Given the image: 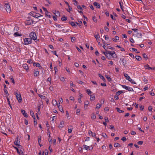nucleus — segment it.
Returning <instances> with one entry per match:
<instances>
[{
	"mask_svg": "<svg viewBox=\"0 0 155 155\" xmlns=\"http://www.w3.org/2000/svg\"><path fill=\"white\" fill-rule=\"evenodd\" d=\"M29 36L31 40L32 39L34 40L36 42L37 41H39V40L37 39V37L35 32L32 31L29 34Z\"/></svg>",
	"mask_w": 155,
	"mask_h": 155,
	"instance_id": "1",
	"label": "nucleus"
},
{
	"mask_svg": "<svg viewBox=\"0 0 155 155\" xmlns=\"http://www.w3.org/2000/svg\"><path fill=\"white\" fill-rule=\"evenodd\" d=\"M18 90H17L16 92H15V94L16 95L17 99L18 101V102L20 103L22 101V98L21 94L18 93Z\"/></svg>",
	"mask_w": 155,
	"mask_h": 155,
	"instance_id": "2",
	"label": "nucleus"
},
{
	"mask_svg": "<svg viewBox=\"0 0 155 155\" xmlns=\"http://www.w3.org/2000/svg\"><path fill=\"white\" fill-rule=\"evenodd\" d=\"M108 52L107 53H106V54H109V56L110 57H112L113 58H116L117 56L115 51H108Z\"/></svg>",
	"mask_w": 155,
	"mask_h": 155,
	"instance_id": "3",
	"label": "nucleus"
},
{
	"mask_svg": "<svg viewBox=\"0 0 155 155\" xmlns=\"http://www.w3.org/2000/svg\"><path fill=\"white\" fill-rule=\"evenodd\" d=\"M24 44L27 45L32 43V40L31 38H25L24 39Z\"/></svg>",
	"mask_w": 155,
	"mask_h": 155,
	"instance_id": "4",
	"label": "nucleus"
},
{
	"mask_svg": "<svg viewBox=\"0 0 155 155\" xmlns=\"http://www.w3.org/2000/svg\"><path fill=\"white\" fill-rule=\"evenodd\" d=\"M4 7L7 12H10L11 9L8 3L5 4Z\"/></svg>",
	"mask_w": 155,
	"mask_h": 155,
	"instance_id": "5",
	"label": "nucleus"
},
{
	"mask_svg": "<svg viewBox=\"0 0 155 155\" xmlns=\"http://www.w3.org/2000/svg\"><path fill=\"white\" fill-rule=\"evenodd\" d=\"M19 138L18 136L15 139V141L14 142V144L16 146H18L19 148H20V147L21 146L19 145Z\"/></svg>",
	"mask_w": 155,
	"mask_h": 155,
	"instance_id": "6",
	"label": "nucleus"
},
{
	"mask_svg": "<svg viewBox=\"0 0 155 155\" xmlns=\"http://www.w3.org/2000/svg\"><path fill=\"white\" fill-rule=\"evenodd\" d=\"M122 86L123 88L127 90H128L129 91H134V90L133 88L130 87L125 85H122Z\"/></svg>",
	"mask_w": 155,
	"mask_h": 155,
	"instance_id": "7",
	"label": "nucleus"
},
{
	"mask_svg": "<svg viewBox=\"0 0 155 155\" xmlns=\"http://www.w3.org/2000/svg\"><path fill=\"white\" fill-rule=\"evenodd\" d=\"M34 21L31 19H29L27 20L25 22V24L26 25H30L31 24H33L34 22Z\"/></svg>",
	"mask_w": 155,
	"mask_h": 155,
	"instance_id": "8",
	"label": "nucleus"
},
{
	"mask_svg": "<svg viewBox=\"0 0 155 155\" xmlns=\"http://www.w3.org/2000/svg\"><path fill=\"white\" fill-rule=\"evenodd\" d=\"M39 75V72L38 69H36L34 70V75L35 77H37Z\"/></svg>",
	"mask_w": 155,
	"mask_h": 155,
	"instance_id": "9",
	"label": "nucleus"
},
{
	"mask_svg": "<svg viewBox=\"0 0 155 155\" xmlns=\"http://www.w3.org/2000/svg\"><path fill=\"white\" fill-rule=\"evenodd\" d=\"M120 64H122L123 65H125L127 64L126 61L124 59H120Z\"/></svg>",
	"mask_w": 155,
	"mask_h": 155,
	"instance_id": "10",
	"label": "nucleus"
},
{
	"mask_svg": "<svg viewBox=\"0 0 155 155\" xmlns=\"http://www.w3.org/2000/svg\"><path fill=\"white\" fill-rule=\"evenodd\" d=\"M73 129V127L71 125L69 126L68 129V132L69 134L71 133Z\"/></svg>",
	"mask_w": 155,
	"mask_h": 155,
	"instance_id": "11",
	"label": "nucleus"
},
{
	"mask_svg": "<svg viewBox=\"0 0 155 155\" xmlns=\"http://www.w3.org/2000/svg\"><path fill=\"white\" fill-rule=\"evenodd\" d=\"M127 12L128 14L132 15L133 14V12L131 9L130 7L127 8Z\"/></svg>",
	"mask_w": 155,
	"mask_h": 155,
	"instance_id": "12",
	"label": "nucleus"
},
{
	"mask_svg": "<svg viewBox=\"0 0 155 155\" xmlns=\"http://www.w3.org/2000/svg\"><path fill=\"white\" fill-rule=\"evenodd\" d=\"M33 64L34 66H36L37 67L39 68L40 69L42 68V67L41 66L40 64L39 63H34Z\"/></svg>",
	"mask_w": 155,
	"mask_h": 155,
	"instance_id": "13",
	"label": "nucleus"
},
{
	"mask_svg": "<svg viewBox=\"0 0 155 155\" xmlns=\"http://www.w3.org/2000/svg\"><path fill=\"white\" fill-rule=\"evenodd\" d=\"M69 24L70 25H71L72 26V27H73V28H75L76 27H77V26L75 24V22H74L73 21H69Z\"/></svg>",
	"mask_w": 155,
	"mask_h": 155,
	"instance_id": "14",
	"label": "nucleus"
},
{
	"mask_svg": "<svg viewBox=\"0 0 155 155\" xmlns=\"http://www.w3.org/2000/svg\"><path fill=\"white\" fill-rule=\"evenodd\" d=\"M21 113L25 117H28V114L25 112V111L24 110H21Z\"/></svg>",
	"mask_w": 155,
	"mask_h": 155,
	"instance_id": "15",
	"label": "nucleus"
},
{
	"mask_svg": "<svg viewBox=\"0 0 155 155\" xmlns=\"http://www.w3.org/2000/svg\"><path fill=\"white\" fill-rule=\"evenodd\" d=\"M93 4L94 6H96V8H100V5L97 2H95Z\"/></svg>",
	"mask_w": 155,
	"mask_h": 155,
	"instance_id": "16",
	"label": "nucleus"
},
{
	"mask_svg": "<svg viewBox=\"0 0 155 155\" xmlns=\"http://www.w3.org/2000/svg\"><path fill=\"white\" fill-rule=\"evenodd\" d=\"M13 35L15 37H16L21 36L22 35L19 33L18 32H15V33H14Z\"/></svg>",
	"mask_w": 155,
	"mask_h": 155,
	"instance_id": "17",
	"label": "nucleus"
},
{
	"mask_svg": "<svg viewBox=\"0 0 155 155\" xmlns=\"http://www.w3.org/2000/svg\"><path fill=\"white\" fill-rule=\"evenodd\" d=\"M60 103L59 102V103L58 104V109H59L60 111L62 112H64V111H63V109L62 108V107L60 105Z\"/></svg>",
	"mask_w": 155,
	"mask_h": 155,
	"instance_id": "18",
	"label": "nucleus"
},
{
	"mask_svg": "<svg viewBox=\"0 0 155 155\" xmlns=\"http://www.w3.org/2000/svg\"><path fill=\"white\" fill-rule=\"evenodd\" d=\"M64 122L63 121L61 122L59 125V128H62L64 126Z\"/></svg>",
	"mask_w": 155,
	"mask_h": 155,
	"instance_id": "19",
	"label": "nucleus"
},
{
	"mask_svg": "<svg viewBox=\"0 0 155 155\" xmlns=\"http://www.w3.org/2000/svg\"><path fill=\"white\" fill-rule=\"evenodd\" d=\"M124 76L125 77L126 79L129 81L131 79L130 76L128 75L127 74L125 73L124 74Z\"/></svg>",
	"mask_w": 155,
	"mask_h": 155,
	"instance_id": "20",
	"label": "nucleus"
},
{
	"mask_svg": "<svg viewBox=\"0 0 155 155\" xmlns=\"http://www.w3.org/2000/svg\"><path fill=\"white\" fill-rule=\"evenodd\" d=\"M23 67L26 70H28L29 68L28 65L26 64H24L23 65Z\"/></svg>",
	"mask_w": 155,
	"mask_h": 155,
	"instance_id": "21",
	"label": "nucleus"
},
{
	"mask_svg": "<svg viewBox=\"0 0 155 155\" xmlns=\"http://www.w3.org/2000/svg\"><path fill=\"white\" fill-rule=\"evenodd\" d=\"M52 103L54 106H56L57 105H58V103L57 101L55 100H53L52 101Z\"/></svg>",
	"mask_w": 155,
	"mask_h": 155,
	"instance_id": "22",
	"label": "nucleus"
},
{
	"mask_svg": "<svg viewBox=\"0 0 155 155\" xmlns=\"http://www.w3.org/2000/svg\"><path fill=\"white\" fill-rule=\"evenodd\" d=\"M119 4L120 5V8L123 11H124L123 2L122 1H120L119 2Z\"/></svg>",
	"mask_w": 155,
	"mask_h": 155,
	"instance_id": "23",
	"label": "nucleus"
},
{
	"mask_svg": "<svg viewBox=\"0 0 155 155\" xmlns=\"http://www.w3.org/2000/svg\"><path fill=\"white\" fill-rule=\"evenodd\" d=\"M99 76L100 78L103 80L104 81H106V80L104 78V77L101 74H99Z\"/></svg>",
	"mask_w": 155,
	"mask_h": 155,
	"instance_id": "24",
	"label": "nucleus"
},
{
	"mask_svg": "<svg viewBox=\"0 0 155 155\" xmlns=\"http://www.w3.org/2000/svg\"><path fill=\"white\" fill-rule=\"evenodd\" d=\"M67 19V17L66 16L63 15L61 18V20L63 21H66Z\"/></svg>",
	"mask_w": 155,
	"mask_h": 155,
	"instance_id": "25",
	"label": "nucleus"
},
{
	"mask_svg": "<svg viewBox=\"0 0 155 155\" xmlns=\"http://www.w3.org/2000/svg\"><path fill=\"white\" fill-rule=\"evenodd\" d=\"M86 92L88 94V95L90 96H91V94H92V92L90 91V90L89 89H87L86 90Z\"/></svg>",
	"mask_w": 155,
	"mask_h": 155,
	"instance_id": "26",
	"label": "nucleus"
},
{
	"mask_svg": "<svg viewBox=\"0 0 155 155\" xmlns=\"http://www.w3.org/2000/svg\"><path fill=\"white\" fill-rule=\"evenodd\" d=\"M114 147H121V145L118 143H116L114 144Z\"/></svg>",
	"mask_w": 155,
	"mask_h": 155,
	"instance_id": "27",
	"label": "nucleus"
},
{
	"mask_svg": "<svg viewBox=\"0 0 155 155\" xmlns=\"http://www.w3.org/2000/svg\"><path fill=\"white\" fill-rule=\"evenodd\" d=\"M143 81L146 84H147L148 83V80L147 78H146L145 76H143Z\"/></svg>",
	"mask_w": 155,
	"mask_h": 155,
	"instance_id": "28",
	"label": "nucleus"
},
{
	"mask_svg": "<svg viewBox=\"0 0 155 155\" xmlns=\"http://www.w3.org/2000/svg\"><path fill=\"white\" fill-rule=\"evenodd\" d=\"M30 114L31 115L32 117L34 119H35V116L33 111L32 110L30 111Z\"/></svg>",
	"mask_w": 155,
	"mask_h": 155,
	"instance_id": "29",
	"label": "nucleus"
},
{
	"mask_svg": "<svg viewBox=\"0 0 155 155\" xmlns=\"http://www.w3.org/2000/svg\"><path fill=\"white\" fill-rule=\"evenodd\" d=\"M38 96L41 99H45V97L43 95H42L40 94H38Z\"/></svg>",
	"mask_w": 155,
	"mask_h": 155,
	"instance_id": "30",
	"label": "nucleus"
},
{
	"mask_svg": "<svg viewBox=\"0 0 155 155\" xmlns=\"http://www.w3.org/2000/svg\"><path fill=\"white\" fill-rule=\"evenodd\" d=\"M94 37L96 39L97 41H98V40H99L98 38H100L99 35L98 33H97V35H94Z\"/></svg>",
	"mask_w": 155,
	"mask_h": 155,
	"instance_id": "31",
	"label": "nucleus"
},
{
	"mask_svg": "<svg viewBox=\"0 0 155 155\" xmlns=\"http://www.w3.org/2000/svg\"><path fill=\"white\" fill-rule=\"evenodd\" d=\"M119 37L117 36H116L115 37V39L113 38H112V40L114 41H116L117 40H119Z\"/></svg>",
	"mask_w": 155,
	"mask_h": 155,
	"instance_id": "32",
	"label": "nucleus"
},
{
	"mask_svg": "<svg viewBox=\"0 0 155 155\" xmlns=\"http://www.w3.org/2000/svg\"><path fill=\"white\" fill-rule=\"evenodd\" d=\"M116 109L117 110V111L119 113H123L124 112V110H120V109L118 107H117L116 108Z\"/></svg>",
	"mask_w": 155,
	"mask_h": 155,
	"instance_id": "33",
	"label": "nucleus"
},
{
	"mask_svg": "<svg viewBox=\"0 0 155 155\" xmlns=\"http://www.w3.org/2000/svg\"><path fill=\"white\" fill-rule=\"evenodd\" d=\"M106 78L107 79L108 81H112V79L110 77L107 75L106 76Z\"/></svg>",
	"mask_w": 155,
	"mask_h": 155,
	"instance_id": "34",
	"label": "nucleus"
},
{
	"mask_svg": "<svg viewBox=\"0 0 155 155\" xmlns=\"http://www.w3.org/2000/svg\"><path fill=\"white\" fill-rule=\"evenodd\" d=\"M89 147V146H87L85 145H83V149H84L87 150L88 149Z\"/></svg>",
	"mask_w": 155,
	"mask_h": 155,
	"instance_id": "35",
	"label": "nucleus"
},
{
	"mask_svg": "<svg viewBox=\"0 0 155 155\" xmlns=\"http://www.w3.org/2000/svg\"><path fill=\"white\" fill-rule=\"evenodd\" d=\"M76 40L75 38L74 37H71V40L72 42L75 41Z\"/></svg>",
	"mask_w": 155,
	"mask_h": 155,
	"instance_id": "36",
	"label": "nucleus"
},
{
	"mask_svg": "<svg viewBox=\"0 0 155 155\" xmlns=\"http://www.w3.org/2000/svg\"><path fill=\"white\" fill-rule=\"evenodd\" d=\"M101 106V104H97L96 107V108L97 109H99L100 108Z\"/></svg>",
	"mask_w": 155,
	"mask_h": 155,
	"instance_id": "37",
	"label": "nucleus"
},
{
	"mask_svg": "<svg viewBox=\"0 0 155 155\" xmlns=\"http://www.w3.org/2000/svg\"><path fill=\"white\" fill-rule=\"evenodd\" d=\"M91 118L92 120H94L96 118L95 114H92Z\"/></svg>",
	"mask_w": 155,
	"mask_h": 155,
	"instance_id": "38",
	"label": "nucleus"
},
{
	"mask_svg": "<svg viewBox=\"0 0 155 155\" xmlns=\"http://www.w3.org/2000/svg\"><path fill=\"white\" fill-rule=\"evenodd\" d=\"M122 93H123V92L122 91H118L116 93V95L119 96Z\"/></svg>",
	"mask_w": 155,
	"mask_h": 155,
	"instance_id": "39",
	"label": "nucleus"
},
{
	"mask_svg": "<svg viewBox=\"0 0 155 155\" xmlns=\"http://www.w3.org/2000/svg\"><path fill=\"white\" fill-rule=\"evenodd\" d=\"M14 147L16 150L17 153L19 155H21L20 152L19 151L18 148L17 147Z\"/></svg>",
	"mask_w": 155,
	"mask_h": 155,
	"instance_id": "40",
	"label": "nucleus"
},
{
	"mask_svg": "<svg viewBox=\"0 0 155 155\" xmlns=\"http://www.w3.org/2000/svg\"><path fill=\"white\" fill-rule=\"evenodd\" d=\"M137 36L139 38H140L141 37L142 34L141 33H137Z\"/></svg>",
	"mask_w": 155,
	"mask_h": 155,
	"instance_id": "41",
	"label": "nucleus"
},
{
	"mask_svg": "<svg viewBox=\"0 0 155 155\" xmlns=\"http://www.w3.org/2000/svg\"><path fill=\"white\" fill-rule=\"evenodd\" d=\"M91 97L90 98V100L91 101H94L95 98V96L94 95L93 96H90Z\"/></svg>",
	"mask_w": 155,
	"mask_h": 155,
	"instance_id": "42",
	"label": "nucleus"
},
{
	"mask_svg": "<svg viewBox=\"0 0 155 155\" xmlns=\"http://www.w3.org/2000/svg\"><path fill=\"white\" fill-rule=\"evenodd\" d=\"M69 9H67V11L69 13H70V11H73L71 7L70 6V7H68Z\"/></svg>",
	"mask_w": 155,
	"mask_h": 155,
	"instance_id": "43",
	"label": "nucleus"
},
{
	"mask_svg": "<svg viewBox=\"0 0 155 155\" xmlns=\"http://www.w3.org/2000/svg\"><path fill=\"white\" fill-rule=\"evenodd\" d=\"M102 136L104 138H107V136L105 133H102Z\"/></svg>",
	"mask_w": 155,
	"mask_h": 155,
	"instance_id": "44",
	"label": "nucleus"
},
{
	"mask_svg": "<svg viewBox=\"0 0 155 155\" xmlns=\"http://www.w3.org/2000/svg\"><path fill=\"white\" fill-rule=\"evenodd\" d=\"M4 91L5 93V94L6 95H7V96L9 95V94L7 89H4Z\"/></svg>",
	"mask_w": 155,
	"mask_h": 155,
	"instance_id": "45",
	"label": "nucleus"
},
{
	"mask_svg": "<svg viewBox=\"0 0 155 155\" xmlns=\"http://www.w3.org/2000/svg\"><path fill=\"white\" fill-rule=\"evenodd\" d=\"M142 55L143 58H148V56L146 54L143 53Z\"/></svg>",
	"mask_w": 155,
	"mask_h": 155,
	"instance_id": "46",
	"label": "nucleus"
},
{
	"mask_svg": "<svg viewBox=\"0 0 155 155\" xmlns=\"http://www.w3.org/2000/svg\"><path fill=\"white\" fill-rule=\"evenodd\" d=\"M77 8L78 9H80L81 11H83V8L80 5H77Z\"/></svg>",
	"mask_w": 155,
	"mask_h": 155,
	"instance_id": "47",
	"label": "nucleus"
},
{
	"mask_svg": "<svg viewBox=\"0 0 155 155\" xmlns=\"http://www.w3.org/2000/svg\"><path fill=\"white\" fill-rule=\"evenodd\" d=\"M129 81H130L131 83H132V84H136V83L135 81H134L133 80H132L131 78L130 79V80Z\"/></svg>",
	"mask_w": 155,
	"mask_h": 155,
	"instance_id": "48",
	"label": "nucleus"
},
{
	"mask_svg": "<svg viewBox=\"0 0 155 155\" xmlns=\"http://www.w3.org/2000/svg\"><path fill=\"white\" fill-rule=\"evenodd\" d=\"M48 149L50 153H51L52 152V150L51 147V144H49Z\"/></svg>",
	"mask_w": 155,
	"mask_h": 155,
	"instance_id": "49",
	"label": "nucleus"
},
{
	"mask_svg": "<svg viewBox=\"0 0 155 155\" xmlns=\"http://www.w3.org/2000/svg\"><path fill=\"white\" fill-rule=\"evenodd\" d=\"M38 142L39 144H40V143L41 142V138L40 136H38Z\"/></svg>",
	"mask_w": 155,
	"mask_h": 155,
	"instance_id": "50",
	"label": "nucleus"
},
{
	"mask_svg": "<svg viewBox=\"0 0 155 155\" xmlns=\"http://www.w3.org/2000/svg\"><path fill=\"white\" fill-rule=\"evenodd\" d=\"M19 30V28L17 26H15L14 28V31H18Z\"/></svg>",
	"mask_w": 155,
	"mask_h": 155,
	"instance_id": "51",
	"label": "nucleus"
},
{
	"mask_svg": "<svg viewBox=\"0 0 155 155\" xmlns=\"http://www.w3.org/2000/svg\"><path fill=\"white\" fill-rule=\"evenodd\" d=\"M60 80L61 81H63V82H65V80L64 78L63 77H61L60 78Z\"/></svg>",
	"mask_w": 155,
	"mask_h": 155,
	"instance_id": "52",
	"label": "nucleus"
},
{
	"mask_svg": "<svg viewBox=\"0 0 155 155\" xmlns=\"http://www.w3.org/2000/svg\"><path fill=\"white\" fill-rule=\"evenodd\" d=\"M10 79L11 81H12V82L14 84H15V81L14 80V78L13 77H10Z\"/></svg>",
	"mask_w": 155,
	"mask_h": 155,
	"instance_id": "53",
	"label": "nucleus"
},
{
	"mask_svg": "<svg viewBox=\"0 0 155 155\" xmlns=\"http://www.w3.org/2000/svg\"><path fill=\"white\" fill-rule=\"evenodd\" d=\"M42 8L43 10H44V11L45 12V13H50V12H48V10H47V9L44 7H43Z\"/></svg>",
	"mask_w": 155,
	"mask_h": 155,
	"instance_id": "54",
	"label": "nucleus"
},
{
	"mask_svg": "<svg viewBox=\"0 0 155 155\" xmlns=\"http://www.w3.org/2000/svg\"><path fill=\"white\" fill-rule=\"evenodd\" d=\"M89 104V103L88 101H86L84 102V104L85 105L84 108H85V106L86 105V107H87V105Z\"/></svg>",
	"mask_w": 155,
	"mask_h": 155,
	"instance_id": "55",
	"label": "nucleus"
},
{
	"mask_svg": "<svg viewBox=\"0 0 155 155\" xmlns=\"http://www.w3.org/2000/svg\"><path fill=\"white\" fill-rule=\"evenodd\" d=\"M73 1L75 2L74 3V5L75 6H77L78 5V2L76 0H73Z\"/></svg>",
	"mask_w": 155,
	"mask_h": 155,
	"instance_id": "56",
	"label": "nucleus"
},
{
	"mask_svg": "<svg viewBox=\"0 0 155 155\" xmlns=\"http://www.w3.org/2000/svg\"><path fill=\"white\" fill-rule=\"evenodd\" d=\"M70 86H72L74 87L75 86V85H74V84H73V82L72 81H71L70 82Z\"/></svg>",
	"mask_w": 155,
	"mask_h": 155,
	"instance_id": "57",
	"label": "nucleus"
},
{
	"mask_svg": "<svg viewBox=\"0 0 155 155\" xmlns=\"http://www.w3.org/2000/svg\"><path fill=\"white\" fill-rule=\"evenodd\" d=\"M132 43H133L134 42V41L132 38H130L129 40Z\"/></svg>",
	"mask_w": 155,
	"mask_h": 155,
	"instance_id": "58",
	"label": "nucleus"
},
{
	"mask_svg": "<svg viewBox=\"0 0 155 155\" xmlns=\"http://www.w3.org/2000/svg\"><path fill=\"white\" fill-rule=\"evenodd\" d=\"M140 107V110L142 111L143 110H144V106H143L140 105L139 106Z\"/></svg>",
	"mask_w": 155,
	"mask_h": 155,
	"instance_id": "59",
	"label": "nucleus"
},
{
	"mask_svg": "<svg viewBox=\"0 0 155 155\" xmlns=\"http://www.w3.org/2000/svg\"><path fill=\"white\" fill-rule=\"evenodd\" d=\"M48 141L49 143H51V144H52V138H49L48 139Z\"/></svg>",
	"mask_w": 155,
	"mask_h": 155,
	"instance_id": "60",
	"label": "nucleus"
},
{
	"mask_svg": "<svg viewBox=\"0 0 155 155\" xmlns=\"http://www.w3.org/2000/svg\"><path fill=\"white\" fill-rule=\"evenodd\" d=\"M148 85H147L143 89L144 91H145L147 90L148 89Z\"/></svg>",
	"mask_w": 155,
	"mask_h": 155,
	"instance_id": "61",
	"label": "nucleus"
},
{
	"mask_svg": "<svg viewBox=\"0 0 155 155\" xmlns=\"http://www.w3.org/2000/svg\"><path fill=\"white\" fill-rule=\"evenodd\" d=\"M150 66H149V65L147 64V65H145L144 66V68L146 69H149V68H150Z\"/></svg>",
	"mask_w": 155,
	"mask_h": 155,
	"instance_id": "62",
	"label": "nucleus"
},
{
	"mask_svg": "<svg viewBox=\"0 0 155 155\" xmlns=\"http://www.w3.org/2000/svg\"><path fill=\"white\" fill-rule=\"evenodd\" d=\"M92 19H93V21L94 22H97V19L96 18V17H94L93 18H92Z\"/></svg>",
	"mask_w": 155,
	"mask_h": 155,
	"instance_id": "63",
	"label": "nucleus"
},
{
	"mask_svg": "<svg viewBox=\"0 0 155 155\" xmlns=\"http://www.w3.org/2000/svg\"><path fill=\"white\" fill-rule=\"evenodd\" d=\"M143 143V141H139L137 142V144L138 145H142Z\"/></svg>",
	"mask_w": 155,
	"mask_h": 155,
	"instance_id": "64",
	"label": "nucleus"
}]
</instances>
